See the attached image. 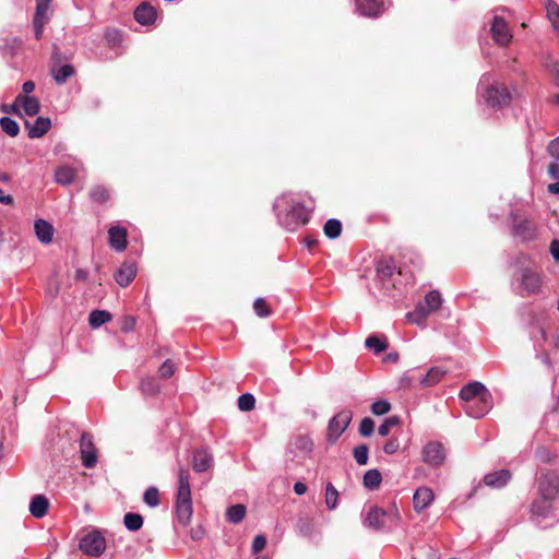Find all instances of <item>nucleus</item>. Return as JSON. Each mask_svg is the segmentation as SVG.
I'll use <instances>...</instances> for the list:
<instances>
[{"label":"nucleus","instance_id":"1","mask_svg":"<svg viewBox=\"0 0 559 559\" xmlns=\"http://www.w3.org/2000/svg\"><path fill=\"white\" fill-rule=\"evenodd\" d=\"M273 207L278 223L289 231L307 224L311 214V210L307 209L293 194L281 195L275 200Z\"/></svg>","mask_w":559,"mask_h":559},{"label":"nucleus","instance_id":"2","mask_svg":"<svg viewBox=\"0 0 559 559\" xmlns=\"http://www.w3.org/2000/svg\"><path fill=\"white\" fill-rule=\"evenodd\" d=\"M539 498L532 503V513L546 518L552 503L559 498V473L556 471L542 472L538 479Z\"/></svg>","mask_w":559,"mask_h":559},{"label":"nucleus","instance_id":"3","mask_svg":"<svg viewBox=\"0 0 559 559\" xmlns=\"http://www.w3.org/2000/svg\"><path fill=\"white\" fill-rule=\"evenodd\" d=\"M176 514L180 524L183 526L190 524L193 514V507L191 499L190 474L186 467H179L178 471Z\"/></svg>","mask_w":559,"mask_h":559},{"label":"nucleus","instance_id":"4","mask_svg":"<svg viewBox=\"0 0 559 559\" xmlns=\"http://www.w3.org/2000/svg\"><path fill=\"white\" fill-rule=\"evenodd\" d=\"M478 91L487 105L491 107H503L509 105L511 94L503 83L496 81L491 74L481 75L478 83Z\"/></svg>","mask_w":559,"mask_h":559},{"label":"nucleus","instance_id":"5","mask_svg":"<svg viewBox=\"0 0 559 559\" xmlns=\"http://www.w3.org/2000/svg\"><path fill=\"white\" fill-rule=\"evenodd\" d=\"M442 301L441 294L438 290H431L413 312L407 313V317L412 322L421 324L429 314L436 312L441 307Z\"/></svg>","mask_w":559,"mask_h":559},{"label":"nucleus","instance_id":"6","mask_svg":"<svg viewBox=\"0 0 559 559\" xmlns=\"http://www.w3.org/2000/svg\"><path fill=\"white\" fill-rule=\"evenodd\" d=\"M79 547L88 556L99 557L106 549V540L100 531L93 530L81 538Z\"/></svg>","mask_w":559,"mask_h":559},{"label":"nucleus","instance_id":"7","mask_svg":"<svg viewBox=\"0 0 559 559\" xmlns=\"http://www.w3.org/2000/svg\"><path fill=\"white\" fill-rule=\"evenodd\" d=\"M520 292L521 296L537 294L542 287L540 274L530 267L522 269L520 272Z\"/></svg>","mask_w":559,"mask_h":559},{"label":"nucleus","instance_id":"8","mask_svg":"<svg viewBox=\"0 0 559 559\" xmlns=\"http://www.w3.org/2000/svg\"><path fill=\"white\" fill-rule=\"evenodd\" d=\"M352 417L353 414L350 411L343 409L331 418L328 426V438L330 441L334 442L340 438L348 427Z\"/></svg>","mask_w":559,"mask_h":559},{"label":"nucleus","instance_id":"9","mask_svg":"<svg viewBox=\"0 0 559 559\" xmlns=\"http://www.w3.org/2000/svg\"><path fill=\"white\" fill-rule=\"evenodd\" d=\"M466 415L473 418H481L492 408V395L487 391V395H480L479 397L463 405Z\"/></svg>","mask_w":559,"mask_h":559},{"label":"nucleus","instance_id":"10","mask_svg":"<svg viewBox=\"0 0 559 559\" xmlns=\"http://www.w3.org/2000/svg\"><path fill=\"white\" fill-rule=\"evenodd\" d=\"M80 453L82 465L86 468H93L97 463L96 448L93 437L88 432H83L80 438Z\"/></svg>","mask_w":559,"mask_h":559},{"label":"nucleus","instance_id":"11","mask_svg":"<svg viewBox=\"0 0 559 559\" xmlns=\"http://www.w3.org/2000/svg\"><path fill=\"white\" fill-rule=\"evenodd\" d=\"M423 461L433 467L440 466L445 460L443 445L437 441L428 442L421 451Z\"/></svg>","mask_w":559,"mask_h":559},{"label":"nucleus","instance_id":"12","mask_svg":"<svg viewBox=\"0 0 559 559\" xmlns=\"http://www.w3.org/2000/svg\"><path fill=\"white\" fill-rule=\"evenodd\" d=\"M490 31L493 40L500 46H507L513 37L508 23L497 14L492 17Z\"/></svg>","mask_w":559,"mask_h":559},{"label":"nucleus","instance_id":"13","mask_svg":"<svg viewBox=\"0 0 559 559\" xmlns=\"http://www.w3.org/2000/svg\"><path fill=\"white\" fill-rule=\"evenodd\" d=\"M21 108L23 109L25 115L33 117L38 114L40 105L37 98L20 94L15 97L14 102L12 103L13 114H20Z\"/></svg>","mask_w":559,"mask_h":559},{"label":"nucleus","instance_id":"14","mask_svg":"<svg viewBox=\"0 0 559 559\" xmlns=\"http://www.w3.org/2000/svg\"><path fill=\"white\" fill-rule=\"evenodd\" d=\"M108 240L112 249L118 252L123 251L127 248V229L121 226H112L108 230Z\"/></svg>","mask_w":559,"mask_h":559},{"label":"nucleus","instance_id":"15","mask_svg":"<svg viewBox=\"0 0 559 559\" xmlns=\"http://www.w3.org/2000/svg\"><path fill=\"white\" fill-rule=\"evenodd\" d=\"M357 10L366 16H378L385 9L384 0H356Z\"/></svg>","mask_w":559,"mask_h":559},{"label":"nucleus","instance_id":"16","mask_svg":"<svg viewBox=\"0 0 559 559\" xmlns=\"http://www.w3.org/2000/svg\"><path fill=\"white\" fill-rule=\"evenodd\" d=\"M488 389L480 382L474 381L466 385H464L460 391V397L464 402V404H467L468 402L479 397L480 395L485 394L487 395Z\"/></svg>","mask_w":559,"mask_h":559},{"label":"nucleus","instance_id":"17","mask_svg":"<svg viewBox=\"0 0 559 559\" xmlns=\"http://www.w3.org/2000/svg\"><path fill=\"white\" fill-rule=\"evenodd\" d=\"M435 495L433 491L428 487H419L413 497L414 509L417 512L425 510L432 501Z\"/></svg>","mask_w":559,"mask_h":559},{"label":"nucleus","instance_id":"18","mask_svg":"<svg viewBox=\"0 0 559 559\" xmlns=\"http://www.w3.org/2000/svg\"><path fill=\"white\" fill-rule=\"evenodd\" d=\"M511 479V473L508 469H500L488 473L484 477V484L491 488H501Z\"/></svg>","mask_w":559,"mask_h":559},{"label":"nucleus","instance_id":"19","mask_svg":"<svg viewBox=\"0 0 559 559\" xmlns=\"http://www.w3.org/2000/svg\"><path fill=\"white\" fill-rule=\"evenodd\" d=\"M34 229H35L37 239L41 243L48 245L52 241L55 229H53V226L49 222H47L43 218H38L34 223Z\"/></svg>","mask_w":559,"mask_h":559},{"label":"nucleus","instance_id":"20","mask_svg":"<svg viewBox=\"0 0 559 559\" xmlns=\"http://www.w3.org/2000/svg\"><path fill=\"white\" fill-rule=\"evenodd\" d=\"M135 275V264L126 262L120 266V269L115 274V280L121 287H127L134 280Z\"/></svg>","mask_w":559,"mask_h":559},{"label":"nucleus","instance_id":"21","mask_svg":"<svg viewBox=\"0 0 559 559\" xmlns=\"http://www.w3.org/2000/svg\"><path fill=\"white\" fill-rule=\"evenodd\" d=\"M134 19L142 25H150L156 20V10L151 4L143 2L135 9Z\"/></svg>","mask_w":559,"mask_h":559},{"label":"nucleus","instance_id":"22","mask_svg":"<svg viewBox=\"0 0 559 559\" xmlns=\"http://www.w3.org/2000/svg\"><path fill=\"white\" fill-rule=\"evenodd\" d=\"M51 127V121L49 118L37 117L34 123L26 122V128L28 129V136L31 139L41 138Z\"/></svg>","mask_w":559,"mask_h":559},{"label":"nucleus","instance_id":"23","mask_svg":"<svg viewBox=\"0 0 559 559\" xmlns=\"http://www.w3.org/2000/svg\"><path fill=\"white\" fill-rule=\"evenodd\" d=\"M213 465L212 455L205 450H197L193 453L192 466L197 473L210 469Z\"/></svg>","mask_w":559,"mask_h":559},{"label":"nucleus","instance_id":"24","mask_svg":"<svg viewBox=\"0 0 559 559\" xmlns=\"http://www.w3.org/2000/svg\"><path fill=\"white\" fill-rule=\"evenodd\" d=\"M49 501L44 495L33 497L29 503V512L34 518L40 519L46 515Z\"/></svg>","mask_w":559,"mask_h":559},{"label":"nucleus","instance_id":"25","mask_svg":"<svg viewBox=\"0 0 559 559\" xmlns=\"http://www.w3.org/2000/svg\"><path fill=\"white\" fill-rule=\"evenodd\" d=\"M51 76L58 84H63L74 75L75 70L71 64L55 66L50 70Z\"/></svg>","mask_w":559,"mask_h":559},{"label":"nucleus","instance_id":"26","mask_svg":"<svg viewBox=\"0 0 559 559\" xmlns=\"http://www.w3.org/2000/svg\"><path fill=\"white\" fill-rule=\"evenodd\" d=\"M111 318H112L111 313L107 310H93L90 313L88 322L93 329H97L100 325L109 322L111 320Z\"/></svg>","mask_w":559,"mask_h":559},{"label":"nucleus","instance_id":"27","mask_svg":"<svg viewBox=\"0 0 559 559\" xmlns=\"http://www.w3.org/2000/svg\"><path fill=\"white\" fill-rule=\"evenodd\" d=\"M513 233L515 236L521 237L523 240H528L534 236V228L531 222L523 219L514 223Z\"/></svg>","mask_w":559,"mask_h":559},{"label":"nucleus","instance_id":"28","mask_svg":"<svg viewBox=\"0 0 559 559\" xmlns=\"http://www.w3.org/2000/svg\"><path fill=\"white\" fill-rule=\"evenodd\" d=\"M444 376V371L439 367H432L429 371L420 379V383L424 386H432L437 384L442 377Z\"/></svg>","mask_w":559,"mask_h":559},{"label":"nucleus","instance_id":"29","mask_svg":"<svg viewBox=\"0 0 559 559\" xmlns=\"http://www.w3.org/2000/svg\"><path fill=\"white\" fill-rule=\"evenodd\" d=\"M247 509L243 504H234L226 511V518L230 523L238 524L246 516Z\"/></svg>","mask_w":559,"mask_h":559},{"label":"nucleus","instance_id":"30","mask_svg":"<svg viewBox=\"0 0 559 559\" xmlns=\"http://www.w3.org/2000/svg\"><path fill=\"white\" fill-rule=\"evenodd\" d=\"M381 480V473L376 468L367 471L364 475V486L370 490L378 489Z\"/></svg>","mask_w":559,"mask_h":559},{"label":"nucleus","instance_id":"31","mask_svg":"<svg viewBox=\"0 0 559 559\" xmlns=\"http://www.w3.org/2000/svg\"><path fill=\"white\" fill-rule=\"evenodd\" d=\"M75 178V170L69 166H61L56 170L55 179L58 183L69 185Z\"/></svg>","mask_w":559,"mask_h":559},{"label":"nucleus","instance_id":"32","mask_svg":"<svg viewBox=\"0 0 559 559\" xmlns=\"http://www.w3.org/2000/svg\"><path fill=\"white\" fill-rule=\"evenodd\" d=\"M383 516L384 512L381 509L377 507L371 508L367 514L366 523L370 527L380 528L383 525Z\"/></svg>","mask_w":559,"mask_h":559},{"label":"nucleus","instance_id":"33","mask_svg":"<svg viewBox=\"0 0 559 559\" xmlns=\"http://www.w3.org/2000/svg\"><path fill=\"white\" fill-rule=\"evenodd\" d=\"M123 524L129 531L136 532L143 526V518L139 513L129 512L123 518Z\"/></svg>","mask_w":559,"mask_h":559},{"label":"nucleus","instance_id":"34","mask_svg":"<svg viewBox=\"0 0 559 559\" xmlns=\"http://www.w3.org/2000/svg\"><path fill=\"white\" fill-rule=\"evenodd\" d=\"M324 234L330 239L337 238L342 233V223L336 218H330L324 224Z\"/></svg>","mask_w":559,"mask_h":559},{"label":"nucleus","instance_id":"35","mask_svg":"<svg viewBox=\"0 0 559 559\" xmlns=\"http://www.w3.org/2000/svg\"><path fill=\"white\" fill-rule=\"evenodd\" d=\"M547 16L554 29L559 34V5L554 1H548L546 4Z\"/></svg>","mask_w":559,"mask_h":559},{"label":"nucleus","instance_id":"36","mask_svg":"<svg viewBox=\"0 0 559 559\" xmlns=\"http://www.w3.org/2000/svg\"><path fill=\"white\" fill-rule=\"evenodd\" d=\"M0 126L2 131L10 136H16L20 132L17 122L10 117H2L0 119Z\"/></svg>","mask_w":559,"mask_h":559},{"label":"nucleus","instance_id":"37","mask_svg":"<svg viewBox=\"0 0 559 559\" xmlns=\"http://www.w3.org/2000/svg\"><path fill=\"white\" fill-rule=\"evenodd\" d=\"M395 271V264L392 259H383L377 265V272L382 277H391Z\"/></svg>","mask_w":559,"mask_h":559},{"label":"nucleus","instance_id":"38","mask_svg":"<svg viewBox=\"0 0 559 559\" xmlns=\"http://www.w3.org/2000/svg\"><path fill=\"white\" fill-rule=\"evenodd\" d=\"M366 347L373 349L376 354H380L384 352L388 347L385 341L379 338L378 336L371 335L368 336L365 341Z\"/></svg>","mask_w":559,"mask_h":559},{"label":"nucleus","instance_id":"39","mask_svg":"<svg viewBox=\"0 0 559 559\" xmlns=\"http://www.w3.org/2000/svg\"><path fill=\"white\" fill-rule=\"evenodd\" d=\"M338 492L335 487L329 483L325 488V504L330 510H333L337 506Z\"/></svg>","mask_w":559,"mask_h":559},{"label":"nucleus","instance_id":"40","mask_svg":"<svg viewBox=\"0 0 559 559\" xmlns=\"http://www.w3.org/2000/svg\"><path fill=\"white\" fill-rule=\"evenodd\" d=\"M90 197L94 202L104 203L109 199V192L105 187L96 186L91 189Z\"/></svg>","mask_w":559,"mask_h":559},{"label":"nucleus","instance_id":"41","mask_svg":"<svg viewBox=\"0 0 559 559\" xmlns=\"http://www.w3.org/2000/svg\"><path fill=\"white\" fill-rule=\"evenodd\" d=\"M255 399L250 393H243L238 397V407L242 412H249L254 408Z\"/></svg>","mask_w":559,"mask_h":559},{"label":"nucleus","instance_id":"42","mask_svg":"<svg viewBox=\"0 0 559 559\" xmlns=\"http://www.w3.org/2000/svg\"><path fill=\"white\" fill-rule=\"evenodd\" d=\"M51 0H36V12L33 20L47 21V12Z\"/></svg>","mask_w":559,"mask_h":559},{"label":"nucleus","instance_id":"43","mask_svg":"<svg viewBox=\"0 0 559 559\" xmlns=\"http://www.w3.org/2000/svg\"><path fill=\"white\" fill-rule=\"evenodd\" d=\"M368 447L360 444L354 448L353 455L358 465H366L368 462Z\"/></svg>","mask_w":559,"mask_h":559},{"label":"nucleus","instance_id":"44","mask_svg":"<svg viewBox=\"0 0 559 559\" xmlns=\"http://www.w3.org/2000/svg\"><path fill=\"white\" fill-rule=\"evenodd\" d=\"M143 500L150 507H157L159 504V493L157 488H147L144 492Z\"/></svg>","mask_w":559,"mask_h":559},{"label":"nucleus","instance_id":"45","mask_svg":"<svg viewBox=\"0 0 559 559\" xmlns=\"http://www.w3.org/2000/svg\"><path fill=\"white\" fill-rule=\"evenodd\" d=\"M391 409V404L386 400H379L372 403L371 405V412L377 415L381 416L386 414Z\"/></svg>","mask_w":559,"mask_h":559},{"label":"nucleus","instance_id":"46","mask_svg":"<svg viewBox=\"0 0 559 559\" xmlns=\"http://www.w3.org/2000/svg\"><path fill=\"white\" fill-rule=\"evenodd\" d=\"M399 418L396 416H392L386 418L378 428V432L380 436L385 437L390 433L392 427L399 424Z\"/></svg>","mask_w":559,"mask_h":559},{"label":"nucleus","instance_id":"47","mask_svg":"<svg viewBox=\"0 0 559 559\" xmlns=\"http://www.w3.org/2000/svg\"><path fill=\"white\" fill-rule=\"evenodd\" d=\"M374 430V421L370 417H365L361 419L359 425V433L362 437H369L372 435Z\"/></svg>","mask_w":559,"mask_h":559},{"label":"nucleus","instance_id":"48","mask_svg":"<svg viewBox=\"0 0 559 559\" xmlns=\"http://www.w3.org/2000/svg\"><path fill=\"white\" fill-rule=\"evenodd\" d=\"M253 309L255 313L261 318H266L270 316V309L263 298H257L253 302Z\"/></svg>","mask_w":559,"mask_h":559},{"label":"nucleus","instance_id":"49","mask_svg":"<svg viewBox=\"0 0 559 559\" xmlns=\"http://www.w3.org/2000/svg\"><path fill=\"white\" fill-rule=\"evenodd\" d=\"M141 390L145 394H155L158 391V385L154 378H146L141 381Z\"/></svg>","mask_w":559,"mask_h":559},{"label":"nucleus","instance_id":"50","mask_svg":"<svg viewBox=\"0 0 559 559\" xmlns=\"http://www.w3.org/2000/svg\"><path fill=\"white\" fill-rule=\"evenodd\" d=\"M546 68L549 74L552 76L554 82L559 87V62L555 60H548L546 62Z\"/></svg>","mask_w":559,"mask_h":559},{"label":"nucleus","instance_id":"51","mask_svg":"<svg viewBox=\"0 0 559 559\" xmlns=\"http://www.w3.org/2000/svg\"><path fill=\"white\" fill-rule=\"evenodd\" d=\"M160 377L167 379L170 378L175 373V365L171 360L167 359L163 362L159 368Z\"/></svg>","mask_w":559,"mask_h":559},{"label":"nucleus","instance_id":"52","mask_svg":"<svg viewBox=\"0 0 559 559\" xmlns=\"http://www.w3.org/2000/svg\"><path fill=\"white\" fill-rule=\"evenodd\" d=\"M266 545V538L264 535H257L252 542V552L258 554L264 549Z\"/></svg>","mask_w":559,"mask_h":559},{"label":"nucleus","instance_id":"53","mask_svg":"<svg viewBox=\"0 0 559 559\" xmlns=\"http://www.w3.org/2000/svg\"><path fill=\"white\" fill-rule=\"evenodd\" d=\"M399 448H400L399 440L397 439H390L383 445V451L386 454H393V453H395L399 450Z\"/></svg>","mask_w":559,"mask_h":559},{"label":"nucleus","instance_id":"54","mask_svg":"<svg viewBox=\"0 0 559 559\" xmlns=\"http://www.w3.org/2000/svg\"><path fill=\"white\" fill-rule=\"evenodd\" d=\"M547 151L550 156H552L556 160H559V136L549 143Z\"/></svg>","mask_w":559,"mask_h":559},{"label":"nucleus","instance_id":"55","mask_svg":"<svg viewBox=\"0 0 559 559\" xmlns=\"http://www.w3.org/2000/svg\"><path fill=\"white\" fill-rule=\"evenodd\" d=\"M297 448L304 450V451H311L312 449V441L308 437H299L296 441Z\"/></svg>","mask_w":559,"mask_h":559},{"label":"nucleus","instance_id":"56","mask_svg":"<svg viewBox=\"0 0 559 559\" xmlns=\"http://www.w3.org/2000/svg\"><path fill=\"white\" fill-rule=\"evenodd\" d=\"M536 456L544 463L550 462L552 457L550 451L544 447L537 449Z\"/></svg>","mask_w":559,"mask_h":559},{"label":"nucleus","instance_id":"57","mask_svg":"<svg viewBox=\"0 0 559 559\" xmlns=\"http://www.w3.org/2000/svg\"><path fill=\"white\" fill-rule=\"evenodd\" d=\"M135 325V320L132 317H126L121 324V330L126 333L132 331Z\"/></svg>","mask_w":559,"mask_h":559},{"label":"nucleus","instance_id":"58","mask_svg":"<svg viewBox=\"0 0 559 559\" xmlns=\"http://www.w3.org/2000/svg\"><path fill=\"white\" fill-rule=\"evenodd\" d=\"M204 536H205V531L201 526L193 527V528L190 530V537L193 540H201V539L204 538Z\"/></svg>","mask_w":559,"mask_h":559},{"label":"nucleus","instance_id":"59","mask_svg":"<svg viewBox=\"0 0 559 559\" xmlns=\"http://www.w3.org/2000/svg\"><path fill=\"white\" fill-rule=\"evenodd\" d=\"M47 21H40L39 19L38 20H33V25H34V31H35V37L36 39H39L43 35V32H44V25Z\"/></svg>","mask_w":559,"mask_h":559},{"label":"nucleus","instance_id":"60","mask_svg":"<svg viewBox=\"0 0 559 559\" xmlns=\"http://www.w3.org/2000/svg\"><path fill=\"white\" fill-rule=\"evenodd\" d=\"M548 174L552 179L559 180V164L557 162L549 164Z\"/></svg>","mask_w":559,"mask_h":559},{"label":"nucleus","instance_id":"61","mask_svg":"<svg viewBox=\"0 0 559 559\" xmlns=\"http://www.w3.org/2000/svg\"><path fill=\"white\" fill-rule=\"evenodd\" d=\"M550 253L556 261H559V240L554 239L550 242Z\"/></svg>","mask_w":559,"mask_h":559},{"label":"nucleus","instance_id":"62","mask_svg":"<svg viewBox=\"0 0 559 559\" xmlns=\"http://www.w3.org/2000/svg\"><path fill=\"white\" fill-rule=\"evenodd\" d=\"M34 90H35V83L33 81H26V82H24V84L22 86V91H23L22 95L28 96V94H31Z\"/></svg>","mask_w":559,"mask_h":559},{"label":"nucleus","instance_id":"63","mask_svg":"<svg viewBox=\"0 0 559 559\" xmlns=\"http://www.w3.org/2000/svg\"><path fill=\"white\" fill-rule=\"evenodd\" d=\"M294 491L296 495L301 496V495L306 493L307 485L301 481H297L294 485Z\"/></svg>","mask_w":559,"mask_h":559},{"label":"nucleus","instance_id":"64","mask_svg":"<svg viewBox=\"0 0 559 559\" xmlns=\"http://www.w3.org/2000/svg\"><path fill=\"white\" fill-rule=\"evenodd\" d=\"M0 203L10 205L13 203V198L10 194H5L4 191L0 188Z\"/></svg>","mask_w":559,"mask_h":559}]
</instances>
